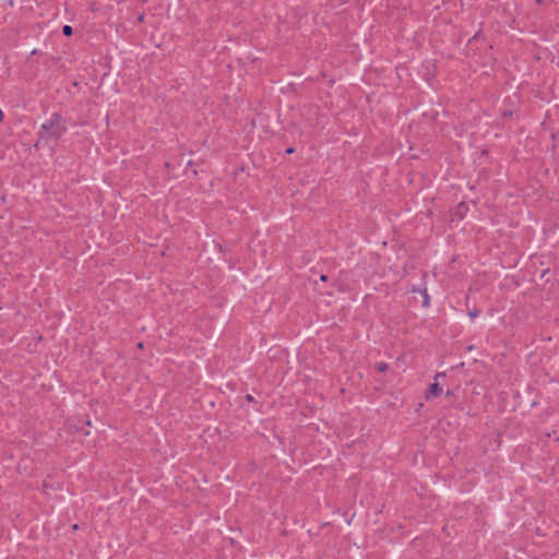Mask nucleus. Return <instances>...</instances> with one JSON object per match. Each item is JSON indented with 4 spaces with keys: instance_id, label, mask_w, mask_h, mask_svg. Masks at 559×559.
<instances>
[{
    "instance_id": "20e7f679",
    "label": "nucleus",
    "mask_w": 559,
    "mask_h": 559,
    "mask_svg": "<svg viewBox=\"0 0 559 559\" xmlns=\"http://www.w3.org/2000/svg\"><path fill=\"white\" fill-rule=\"evenodd\" d=\"M62 33L66 36H70L72 34V27L70 25H64L63 28H62Z\"/></svg>"
},
{
    "instance_id": "7ed1b4c3",
    "label": "nucleus",
    "mask_w": 559,
    "mask_h": 559,
    "mask_svg": "<svg viewBox=\"0 0 559 559\" xmlns=\"http://www.w3.org/2000/svg\"><path fill=\"white\" fill-rule=\"evenodd\" d=\"M388 368H389V365L386 362H379L377 365V369L379 372H384L388 370Z\"/></svg>"
},
{
    "instance_id": "6e6552de",
    "label": "nucleus",
    "mask_w": 559,
    "mask_h": 559,
    "mask_svg": "<svg viewBox=\"0 0 559 559\" xmlns=\"http://www.w3.org/2000/svg\"><path fill=\"white\" fill-rule=\"evenodd\" d=\"M3 119V111L0 109V122L2 121Z\"/></svg>"
},
{
    "instance_id": "1a4fd4ad",
    "label": "nucleus",
    "mask_w": 559,
    "mask_h": 559,
    "mask_svg": "<svg viewBox=\"0 0 559 559\" xmlns=\"http://www.w3.org/2000/svg\"><path fill=\"white\" fill-rule=\"evenodd\" d=\"M287 153H288V154H289V153H293V148H288V150H287Z\"/></svg>"
},
{
    "instance_id": "423d86ee",
    "label": "nucleus",
    "mask_w": 559,
    "mask_h": 559,
    "mask_svg": "<svg viewBox=\"0 0 559 559\" xmlns=\"http://www.w3.org/2000/svg\"><path fill=\"white\" fill-rule=\"evenodd\" d=\"M478 313H479V312H478V311H476V310H475V311H469V317L475 318V317H477V316H478Z\"/></svg>"
},
{
    "instance_id": "f257e3e1",
    "label": "nucleus",
    "mask_w": 559,
    "mask_h": 559,
    "mask_svg": "<svg viewBox=\"0 0 559 559\" xmlns=\"http://www.w3.org/2000/svg\"><path fill=\"white\" fill-rule=\"evenodd\" d=\"M59 123L60 116L53 115L50 119L46 120L41 124V131L45 132L48 136L59 139L66 132V128Z\"/></svg>"
},
{
    "instance_id": "0eeeda50",
    "label": "nucleus",
    "mask_w": 559,
    "mask_h": 559,
    "mask_svg": "<svg viewBox=\"0 0 559 559\" xmlns=\"http://www.w3.org/2000/svg\"><path fill=\"white\" fill-rule=\"evenodd\" d=\"M320 280H321L322 282H325V281H328V276H326V275H321Z\"/></svg>"
},
{
    "instance_id": "f03ea898",
    "label": "nucleus",
    "mask_w": 559,
    "mask_h": 559,
    "mask_svg": "<svg viewBox=\"0 0 559 559\" xmlns=\"http://www.w3.org/2000/svg\"><path fill=\"white\" fill-rule=\"evenodd\" d=\"M441 393L442 389L439 386V384L437 382L432 383L426 393V400L438 397L441 395Z\"/></svg>"
},
{
    "instance_id": "39448f33",
    "label": "nucleus",
    "mask_w": 559,
    "mask_h": 559,
    "mask_svg": "<svg viewBox=\"0 0 559 559\" xmlns=\"http://www.w3.org/2000/svg\"><path fill=\"white\" fill-rule=\"evenodd\" d=\"M428 304H429V296H428L427 292H425V294H424V306H428Z\"/></svg>"
}]
</instances>
